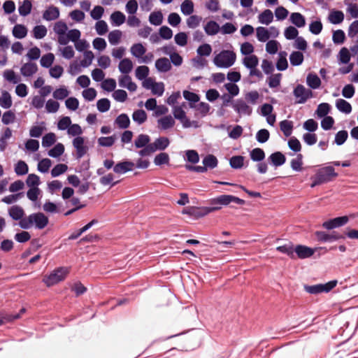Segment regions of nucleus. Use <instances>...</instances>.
Segmentation results:
<instances>
[{
  "label": "nucleus",
  "instance_id": "nucleus-32",
  "mask_svg": "<svg viewBox=\"0 0 358 358\" xmlns=\"http://www.w3.org/2000/svg\"><path fill=\"white\" fill-rule=\"evenodd\" d=\"M110 20L113 25L118 27L125 22L126 17L124 14L120 11H114L110 15Z\"/></svg>",
  "mask_w": 358,
  "mask_h": 358
},
{
  "label": "nucleus",
  "instance_id": "nucleus-37",
  "mask_svg": "<svg viewBox=\"0 0 358 358\" xmlns=\"http://www.w3.org/2000/svg\"><path fill=\"white\" fill-rule=\"evenodd\" d=\"M64 152V146L61 143H57L52 148L48 150V155L53 158H57Z\"/></svg>",
  "mask_w": 358,
  "mask_h": 358
},
{
  "label": "nucleus",
  "instance_id": "nucleus-30",
  "mask_svg": "<svg viewBox=\"0 0 358 358\" xmlns=\"http://www.w3.org/2000/svg\"><path fill=\"white\" fill-rule=\"evenodd\" d=\"M344 14L341 10H332L329 15V20L331 24H338L344 20Z\"/></svg>",
  "mask_w": 358,
  "mask_h": 358
},
{
  "label": "nucleus",
  "instance_id": "nucleus-7",
  "mask_svg": "<svg viewBox=\"0 0 358 358\" xmlns=\"http://www.w3.org/2000/svg\"><path fill=\"white\" fill-rule=\"evenodd\" d=\"M233 109L239 115H248L250 116L252 113V108L250 106L246 101L242 99H238L232 103Z\"/></svg>",
  "mask_w": 358,
  "mask_h": 358
},
{
  "label": "nucleus",
  "instance_id": "nucleus-39",
  "mask_svg": "<svg viewBox=\"0 0 358 358\" xmlns=\"http://www.w3.org/2000/svg\"><path fill=\"white\" fill-rule=\"evenodd\" d=\"M287 53L284 51H281L279 53V58L276 63V69L278 71H285L288 67V62L287 60Z\"/></svg>",
  "mask_w": 358,
  "mask_h": 358
},
{
  "label": "nucleus",
  "instance_id": "nucleus-23",
  "mask_svg": "<svg viewBox=\"0 0 358 358\" xmlns=\"http://www.w3.org/2000/svg\"><path fill=\"white\" fill-rule=\"evenodd\" d=\"M134 64L131 60L129 58L122 59L118 65L119 71L123 74H128L131 71Z\"/></svg>",
  "mask_w": 358,
  "mask_h": 358
},
{
  "label": "nucleus",
  "instance_id": "nucleus-40",
  "mask_svg": "<svg viewBox=\"0 0 358 358\" xmlns=\"http://www.w3.org/2000/svg\"><path fill=\"white\" fill-rule=\"evenodd\" d=\"M289 61L292 66H299L303 62V55L299 51H294L289 55Z\"/></svg>",
  "mask_w": 358,
  "mask_h": 358
},
{
  "label": "nucleus",
  "instance_id": "nucleus-44",
  "mask_svg": "<svg viewBox=\"0 0 358 358\" xmlns=\"http://www.w3.org/2000/svg\"><path fill=\"white\" fill-rule=\"evenodd\" d=\"M280 128L282 131L283 134L288 137L291 136L292 129H293V124L292 122L285 120L280 122Z\"/></svg>",
  "mask_w": 358,
  "mask_h": 358
},
{
  "label": "nucleus",
  "instance_id": "nucleus-35",
  "mask_svg": "<svg viewBox=\"0 0 358 358\" xmlns=\"http://www.w3.org/2000/svg\"><path fill=\"white\" fill-rule=\"evenodd\" d=\"M13 35L15 38L22 39L27 34V29L23 24H16L13 29Z\"/></svg>",
  "mask_w": 358,
  "mask_h": 358
},
{
  "label": "nucleus",
  "instance_id": "nucleus-45",
  "mask_svg": "<svg viewBox=\"0 0 358 358\" xmlns=\"http://www.w3.org/2000/svg\"><path fill=\"white\" fill-rule=\"evenodd\" d=\"M32 4L30 0H24L22 3L19 6L18 11L20 15L27 16L31 11Z\"/></svg>",
  "mask_w": 358,
  "mask_h": 358
},
{
  "label": "nucleus",
  "instance_id": "nucleus-62",
  "mask_svg": "<svg viewBox=\"0 0 358 358\" xmlns=\"http://www.w3.org/2000/svg\"><path fill=\"white\" fill-rule=\"evenodd\" d=\"M175 42L177 45L184 47L187 44L188 36L185 32H179L174 36Z\"/></svg>",
  "mask_w": 358,
  "mask_h": 358
},
{
  "label": "nucleus",
  "instance_id": "nucleus-41",
  "mask_svg": "<svg viewBox=\"0 0 358 358\" xmlns=\"http://www.w3.org/2000/svg\"><path fill=\"white\" fill-rule=\"evenodd\" d=\"M150 138L147 134H139L134 141V145L137 148H143L150 144Z\"/></svg>",
  "mask_w": 358,
  "mask_h": 358
},
{
  "label": "nucleus",
  "instance_id": "nucleus-15",
  "mask_svg": "<svg viewBox=\"0 0 358 358\" xmlns=\"http://www.w3.org/2000/svg\"><path fill=\"white\" fill-rule=\"evenodd\" d=\"M268 162L274 166H280L286 162V157L280 151H276L272 153L268 158Z\"/></svg>",
  "mask_w": 358,
  "mask_h": 358
},
{
  "label": "nucleus",
  "instance_id": "nucleus-33",
  "mask_svg": "<svg viewBox=\"0 0 358 358\" xmlns=\"http://www.w3.org/2000/svg\"><path fill=\"white\" fill-rule=\"evenodd\" d=\"M147 113L142 109H138L134 111L132 114L133 120L138 124H142L147 120Z\"/></svg>",
  "mask_w": 358,
  "mask_h": 358
},
{
  "label": "nucleus",
  "instance_id": "nucleus-54",
  "mask_svg": "<svg viewBox=\"0 0 358 358\" xmlns=\"http://www.w3.org/2000/svg\"><path fill=\"white\" fill-rule=\"evenodd\" d=\"M122 33L120 30H113L109 32L108 38V41L112 45H115L119 43L122 37Z\"/></svg>",
  "mask_w": 358,
  "mask_h": 358
},
{
  "label": "nucleus",
  "instance_id": "nucleus-58",
  "mask_svg": "<svg viewBox=\"0 0 358 358\" xmlns=\"http://www.w3.org/2000/svg\"><path fill=\"white\" fill-rule=\"evenodd\" d=\"M3 76L5 80L13 84H17L20 82V78L17 76L14 71L11 69L4 71Z\"/></svg>",
  "mask_w": 358,
  "mask_h": 358
},
{
  "label": "nucleus",
  "instance_id": "nucleus-10",
  "mask_svg": "<svg viewBox=\"0 0 358 358\" xmlns=\"http://www.w3.org/2000/svg\"><path fill=\"white\" fill-rule=\"evenodd\" d=\"M85 139L82 136H77L73 140V145L76 150L77 159L82 158L87 152V146L84 145Z\"/></svg>",
  "mask_w": 358,
  "mask_h": 358
},
{
  "label": "nucleus",
  "instance_id": "nucleus-56",
  "mask_svg": "<svg viewBox=\"0 0 358 358\" xmlns=\"http://www.w3.org/2000/svg\"><path fill=\"white\" fill-rule=\"evenodd\" d=\"M55 60V55L50 52L43 55L41 59V65L44 68H50L53 64Z\"/></svg>",
  "mask_w": 358,
  "mask_h": 358
},
{
  "label": "nucleus",
  "instance_id": "nucleus-31",
  "mask_svg": "<svg viewBox=\"0 0 358 358\" xmlns=\"http://www.w3.org/2000/svg\"><path fill=\"white\" fill-rule=\"evenodd\" d=\"M243 64L248 69H255L259 64V59L255 55H248L243 58Z\"/></svg>",
  "mask_w": 358,
  "mask_h": 358
},
{
  "label": "nucleus",
  "instance_id": "nucleus-6",
  "mask_svg": "<svg viewBox=\"0 0 358 358\" xmlns=\"http://www.w3.org/2000/svg\"><path fill=\"white\" fill-rule=\"evenodd\" d=\"M315 175L324 183L331 181L333 178L337 177L338 173L335 172L334 168L331 166H324L319 169Z\"/></svg>",
  "mask_w": 358,
  "mask_h": 358
},
{
  "label": "nucleus",
  "instance_id": "nucleus-59",
  "mask_svg": "<svg viewBox=\"0 0 358 358\" xmlns=\"http://www.w3.org/2000/svg\"><path fill=\"white\" fill-rule=\"evenodd\" d=\"M47 32V29L44 25H36L33 29L34 37L36 39L44 38Z\"/></svg>",
  "mask_w": 358,
  "mask_h": 358
},
{
  "label": "nucleus",
  "instance_id": "nucleus-29",
  "mask_svg": "<svg viewBox=\"0 0 358 358\" xmlns=\"http://www.w3.org/2000/svg\"><path fill=\"white\" fill-rule=\"evenodd\" d=\"M230 203L231 195L229 194H222L210 201V205L227 206Z\"/></svg>",
  "mask_w": 358,
  "mask_h": 358
},
{
  "label": "nucleus",
  "instance_id": "nucleus-53",
  "mask_svg": "<svg viewBox=\"0 0 358 358\" xmlns=\"http://www.w3.org/2000/svg\"><path fill=\"white\" fill-rule=\"evenodd\" d=\"M169 156L166 152H160L154 159V164L156 166H162L169 163Z\"/></svg>",
  "mask_w": 358,
  "mask_h": 358
},
{
  "label": "nucleus",
  "instance_id": "nucleus-1",
  "mask_svg": "<svg viewBox=\"0 0 358 358\" xmlns=\"http://www.w3.org/2000/svg\"><path fill=\"white\" fill-rule=\"evenodd\" d=\"M49 219L44 213L41 212L34 213L19 222L18 225L23 229H29L34 227L36 229L41 230L47 227Z\"/></svg>",
  "mask_w": 358,
  "mask_h": 358
},
{
  "label": "nucleus",
  "instance_id": "nucleus-8",
  "mask_svg": "<svg viewBox=\"0 0 358 358\" xmlns=\"http://www.w3.org/2000/svg\"><path fill=\"white\" fill-rule=\"evenodd\" d=\"M315 236L318 241L322 242H334L339 239L345 238V236L338 234L336 231L327 233L326 231H317L315 232Z\"/></svg>",
  "mask_w": 358,
  "mask_h": 358
},
{
  "label": "nucleus",
  "instance_id": "nucleus-61",
  "mask_svg": "<svg viewBox=\"0 0 358 358\" xmlns=\"http://www.w3.org/2000/svg\"><path fill=\"white\" fill-rule=\"evenodd\" d=\"M69 94V92L65 86L60 87L53 92L52 96L55 99L62 100L66 98Z\"/></svg>",
  "mask_w": 358,
  "mask_h": 358
},
{
  "label": "nucleus",
  "instance_id": "nucleus-57",
  "mask_svg": "<svg viewBox=\"0 0 358 358\" xmlns=\"http://www.w3.org/2000/svg\"><path fill=\"white\" fill-rule=\"evenodd\" d=\"M96 107L99 112L105 113L107 112L110 107V101L107 98H102L97 101Z\"/></svg>",
  "mask_w": 358,
  "mask_h": 358
},
{
  "label": "nucleus",
  "instance_id": "nucleus-42",
  "mask_svg": "<svg viewBox=\"0 0 358 358\" xmlns=\"http://www.w3.org/2000/svg\"><path fill=\"white\" fill-rule=\"evenodd\" d=\"M331 106L328 103H322L317 106L315 110V114L318 117H323L328 116L327 115L330 112Z\"/></svg>",
  "mask_w": 358,
  "mask_h": 358
},
{
  "label": "nucleus",
  "instance_id": "nucleus-9",
  "mask_svg": "<svg viewBox=\"0 0 358 358\" xmlns=\"http://www.w3.org/2000/svg\"><path fill=\"white\" fill-rule=\"evenodd\" d=\"M348 220V216L337 217L324 222L322 224V227L328 230H331L345 225Z\"/></svg>",
  "mask_w": 358,
  "mask_h": 358
},
{
  "label": "nucleus",
  "instance_id": "nucleus-25",
  "mask_svg": "<svg viewBox=\"0 0 358 358\" xmlns=\"http://www.w3.org/2000/svg\"><path fill=\"white\" fill-rule=\"evenodd\" d=\"M203 165L206 167V170L208 169H213L217 167L218 164V160L217 157L211 154H208L202 160Z\"/></svg>",
  "mask_w": 358,
  "mask_h": 358
},
{
  "label": "nucleus",
  "instance_id": "nucleus-22",
  "mask_svg": "<svg viewBox=\"0 0 358 358\" xmlns=\"http://www.w3.org/2000/svg\"><path fill=\"white\" fill-rule=\"evenodd\" d=\"M289 20L299 28L303 27L306 25L305 17L300 13H292L290 15Z\"/></svg>",
  "mask_w": 358,
  "mask_h": 358
},
{
  "label": "nucleus",
  "instance_id": "nucleus-12",
  "mask_svg": "<svg viewBox=\"0 0 358 358\" xmlns=\"http://www.w3.org/2000/svg\"><path fill=\"white\" fill-rule=\"evenodd\" d=\"M296 253L297 257L300 259H306L311 257L314 252L315 250L306 245H297L294 248V253Z\"/></svg>",
  "mask_w": 358,
  "mask_h": 358
},
{
  "label": "nucleus",
  "instance_id": "nucleus-63",
  "mask_svg": "<svg viewBox=\"0 0 358 358\" xmlns=\"http://www.w3.org/2000/svg\"><path fill=\"white\" fill-rule=\"evenodd\" d=\"M270 137L269 131L266 129H259L256 134V140L260 143H266Z\"/></svg>",
  "mask_w": 358,
  "mask_h": 358
},
{
  "label": "nucleus",
  "instance_id": "nucleus-14",
  "mask_svg": "<svg viewBox=\"0 0 358 358\" xmlns=\"http://www.w3.org/2000/svg\"><path fill=\"white\" fill-rule=\"evenodd\" d=\"M155 68L159 73H166L171 69L172 65L168 58L161 57L155 61Z\"/></svg>",
  "mask_w": 358,
  "mask_h": 358
},
{
  "label": "nucleus",
  "instance_id": "nucleus-20",
  "mask_svg": "<svg viewBox=\"0 0 358 358\" xmlns=\"http://www.w3.org/2000/svg\"><path fill=\"white\" fill-rule=\"evenodd\" d=\"M182 95L184 99L189 101V107L191 108H196L195 103L199 102L200 100L199 94L188 90H184L182 92Z\"/></svg>",
  "mask_w": 358,
  "mask_h": 358
},
{
  "label": "nucleus",
  "instance_id": "nucleus-50",
  "mask_svg": "<svg viewBox=\"0 0 358 358\" xmlns=\"http://www.w3.org/2000/svg\"><path fill=\"white\" fill-rule=\"evenodd\" d=\"M56 142V136L54 133L50 132L45 134L42 138V146L49 148Z\"/></svg>",
  "mask_w": 358,
  "mask_h": 358
},
{
  "label": "nucleus",
  "instance_id": "nucleus-36",
  "mask_svg": "<svg viewBox=\"0 0 358 358\" xmlns=\"http://www.w3.org/2000/svg\"><path fill=\"white\" fill-rule=\"evenodd\" d=\"M130 50L131 55L136 58H141L146 52L145 48L141 43L134 44Z\"/></svg>",
  "mask_w": 358,
  "mask_h": 358
},
{
  "label": "nucleus",
  "instance_id": "nucleus-43",
  "mask_svg": "<svg viewBox=\"0 0 358 358\" xmlns=\"http://www.w3.org/2000/svg\"><path fill=\"white\" fill-rule=\"evenodd\" d=\"M180 10L185 15H190L194 12V3L192 0H185L180 5Z\"/></svg>",
  "mask_w": 358,
  "mask_h": 358
},
{
  "label": "nucleus",
  "instance_id": "nucleus-19",
  "mask_svg": "<svg viewBox=\"0 0 358 358\" xmlns=\"http://www.w3.org/2000/svg\"><path fill=\"white\" fill-rule=\"evenodd\" d=\"M170 144V141L167 137L157 138L153 143H151L155 152L157 150H164Z\"/></svg>",
  "mask_w": 358,
  "mask_h": 358
},
{
  "label": "nucleus",
  "instance_id": "nucleus-4",
  "mask_svg": "<svg viewBox=\"0 0 358 358\" xmlns=\"http://www.w3.org/2000/svg\"><path fill=\"white\" fill-rule=\"evenodd\" d=\"M293 95L296 99V103L303 104L313 97V92L310 89L305 87L301 84H298L293 90Z\"/></svg>",
  "mask_w": 358,
  "mask_h": 358
},
{
  "label": "nucleus",
  "instance_id": "nucleus-46",
  "mask_svg": "<svg viewBox=\"0 0 358 358\" xmlns=\"http://www.w3.org/2000/svg\"><path fill=\"white\" fill-rule=\"evenodd\" d=\"M149 22L155 26L160 25L163 22V15L161 11H155L150 14Z\"/></svg>",
  "mask_w": 358,
  "mask_h": 358
},
{
  "label": "nucleus",
  "instance_id": "nucleus-64",
  "mask_svg": "<svg viewBox=\"0 0 358 358\" xmlns=\"http://www.w3.org/2000/svg\"><path fill=\"white\" fill-rule=\"evenodd\" d=\"M201 21V17L196 15H190L187 19V26L190 29H195L197 27Z\"/></svg>",
  "mask_w": 358,
  "mask_h": 358
},
{
  "label": "nucleus",
  "instance_id": "nucleus-28",
  "mask_svg": "<svg viewBox=\"0 0 358 358\" xmlns=\"http://www.w3.org/2000/svg\"><path fill=\"white\" fill-rule=\"evenodd\" d=\"M258 20L261 24L268 25L273 20V14L271 10L266 9L259 15Z\"/></svg>",
  "mask_w": 358,
  "mask_h": 358
},
{
  "label": "nucleus",
  "instance_id": "nucleus-16",
  "mask_svg": "<svg viewBox=\"0 0 358 358\" xmlns=\"http://www.w3.org/2000/svg\"><path fill=\"white\" fill-rule=\"evenodd\" d=\"M175 120L171 115L164 116L157 120L158 127L161 130H167L172 128L175 125Z\"/></svg>",
  "mask_w": 358,
  "mask_h": 358
},
{
  "label": "nucleus",
  "instance_id": "nucleus-49",
  "mask_svg": "<svg viewBox=\"0 0 358 358\" xmlns=\"http://www.w3.org/2000/svg\"><path fill=\"white\" fill-rule=\"evenodd\" d=\"M15 172L17 176H24L29 171V167L27 163L22 160H20L15 165Z\"/></svg>",
  "mask_w": 358,
  "mask_h": 358
},
{
  "label": "nucleus",
  "instance_id": "nucleus-34",
  "mask_svg": "<svg viewBox=\"0 0 358 358\" xmlns=\"http://www.w3.org/2000/svg\"><path fill=\"white\" fill-rule=\"evenodd\" d=\"M250 157L253 162H260L264 159L265 152L262 148H256L250 152Z\"/></svg>",
  "mask_w": 358,
  "mask_h": 358
},
{
  "label": "nucleus",
  "instance_id": "nucleus-21",
  "mask_svg": "<svg viewBox=\"0 0 358 358\" xmlns=\"http://www.w3.org/2000/svg\"><path fill=\"white\" fill-rule=\"evenodd\" d=\"M306 84L310 88L316 90L320 87L321 80L317 74L310 73L306 77Z\"/></svg>",
  "mask_w": 358,
  "mask_h": 358
},
{
  "label": "nucleus",
  "instance_id": "nucleus-51",
  "mask_svg": "<svg viewBox=\"0 0 358 358\" xmlns=\"http://www.w3.org/2000/svg\"><path fill=\"white\" fill-rule=\"evenodd\" d=\"M149 68L147 66H138L135 70V76L139 80H143L148 78L149 75Z\"/></svg>",
  "mask_w": 358,
  "mask_h": 358
},
{
  "label": "nucleus",
  "instance_id": "nucleus-60",
  "mask_svg": "<svg viewBox=\"0 0 358 358\" xmlns=\"http://www.w3.org/2000/svg\"><path fill=\"white\" fill-rule=\"evenodd\" d=\"M116 81L113 78H106L102 81L101 88L107 92H113L116 87Z\"/></svg>",
  "mask_w": 358,
  "mask_h": 358
},
{
  "label": "nucleus",
  "instance_id": "nucleus-11",
  "mask_svg": "<svg viewBox=\"0 0 358 358\" xmlns=\"http://www.w3.org/2000/svg\"><path fill=\"white\" fill-rule=\"evenodd\" d=\"M134 163L131 161H123L117 163L113 167V171L117 174H124L133 169Z\"/></svg>",
  "mask_w": 358,
  "mask_h": 358
},
{
  "label": "nucleus",
  "instance_id": "nucleus-26",
  "mask_svg": "<svg viewBox=\"0 0 358 358\" xmlns=\"http://www.w3.org/2000/svg\"><path fill=\"white\" fill-rule=\"evenodd\" d=\"M115 123L120 129H125L129 127L130 119L128 115L126 113H122L116 117Z\"/></svg>",
  "mask_w": 358,
  "mask_h": 358
},
{
  "label": "nucleus",
  "instance_id": "nucleus-5",
  "mask_svg": "<svg viewBox=\"0 0 358 358\" xmlns=\"http://www.w3.org/2000/svg\"><path fill=\"white\" fill-rule=\"evenodd\" d=\"M337 280H331L324 284H317L314 285H304V289L309 294H317L322 292H329L337 285Z\"/></svg>",
  "mask_w": 358,
  "mask_h": 358
},
{
  "label": "nucleus",
  "instance_id": "nucleus-18",
  "mask_svg": "<svg viewBox=\"0 0 358 358\" xmlns=\"http://www.w3.org/2000/svg\"><path fill=\"white\" fill-rule=\"evenodd\" d=\"M37 71V65L32 62H27L24 64L20 69V72L24 77H30L36 73Z\"/></svg>",
  "mask_w": 358,
  "mask_h": 358
},
{
  "label": "nucleus",
  "instance_id": "nucleus-17",
  "mask_svg": "<svg viewBox=\"0 0 358 358\" xmlns=\"http://www.w3.org/2000/svg\"><path fill=\"white\" fill-rule=\"evenodd\" d=\"M59 17V10L54 6H49L43 13V18L47 21L57 20Z\"/></svg>",
  "mask_w": 358,
  "mask_h": 358
},
{
  "label": "nucleus",
  "instance_id": "nucleus-2",
  "mask_svg": "<svg viewBox=\"0 0 358 358\" xmlns=\"http://www.w3.org/2000/svg\"><path fill=\"white\" fill-rule=\"evenodd\" d=\"M236 59V55L232 50H223L213 58L214 64L220 69H228L232 66Z\"/></svg>",
  "mask_w": 358,
  "mask_h": 358
},
{
  "label": "nucleus",
  "instance_id": "nucleus-47",
  "mask_svg": "<svg viewBox=\"0 0 358 358\" xmlns=\"http://www.w3.org/2000/svg\"><path fill=\"white\" fill-rule=\"evenodd\" d=\"M257 38L260 42H266L271 36L267 29L264 27H259L256 29Z\"/></svg>",
  "mask_w": 358,
  "mask_h": 358
},
{
  "label": "nucleus",
  "instance_id": "nucleus-27",
  "mask_svg": "<svg viewBox=\"0 0 358 358\" xmlns=\"http://www.w3.org/2000/svg\"><path fill=\"white\" fill-rule=\"evenodd\" d=\"M220 30V25L213 20H210L204 26V31L208 36H214Z\"/></svg>",
  "mask_w": 358,
  "mask_h": 358
},
{
  "label": "nucleus",
  "instance_id": "nucleus-3",
  "mask_svg": "<svg viewBox=\"0 0 358 358\" xmlns=\"http://www.w3.org/2000/svg\"><path fill=\"white\" fill-rule=\"evenodd\" d=\"M68 273L69 269L67 268L59 267L48 275L45 276L43 281L48 287H50L64 280Z\"/></svg>",
  "mask_w": 358,
  "mask_h": 358
},
{
  "label": "nucleus",
  "instance_id": "nucleus-52",
  "mask_svg": "<svg viewBox=\"0 0 358 358\" xmlns=\"http://www.w3.org/2000/svg\"><path fill=\"white\" fill-rule=\"evenodd\" d=\"M282 78V74L278 73L273 75H271L267 78V83L271 88H275L280 85Z\"/></svg>",
  "mask_w": 358,
  "mask_h": 358
},
{
  "label": "nucleus",
  "instance_id": "nucleus-38",
  "mask_svg": "<svg viewBox=\"0 0 358 358\" xmlns=\"http://www.w3.org/2000/svg\"><path fill=\"white\" fill-rule=\"evenodd\" d=\"M11 96L7 91H3L0 97V106L5 109H8L12 106Z\"/></svg>",
  "mask_w": 358,
  "mask_h": 358
},
{
  "label": "nucleus",
  "instance_id": "nucleus-48",
  "mask_svg": "<svg viewBox=\"0 0 358 358\" xmlns=\"http://www.w3.org/2000/svg\"><path fill=\"white\" fill-rule=\"evenodd\" d=\"M276 250L282 253L287 255L292 259L295 258V255L294 253V248L291 243L278 246L276 248Z\"/></svg>",
  "mask_w": 358,
  "mask_h": 358
},
{
  "label": "nucleus",
  "instance_id": "nucleus-24",
  "mask_svg": "<svg viewBox=\"0 0 358 358\" xmlns=\"http://www.w3.org/2000/svg\"><path fill=\"white\" fill-rule=\"evenodd\" d=\"M336 107L341 113L350 114L352 111L351 104L343 99H338L336 101Z\"/></svg>",
  "mask_w": 358,
  "mask_h": 358
},
{
  "label": "nucleus",
  "instance_id": "nucleus-13",
  "mask_svg": "<svg viewBox=\"0 0 358 358\" xmlns=\"http://www.w3.org/2000/svg\"><path fill=\"white\" fill-rule=\"evenodd\" d=\"M8 215L13 220L21 222L25 217L24 209L17 205L12 206L8 209Z\"/></svg>",
  "mask_w": 358,
  "mask_h": 358
},
{
  "label": "nucleus",
  "instance_id": "nucleus-55",
  "mask_svg": "<svg viewBox=\"0 0 358 358\" xmlns=\"http://www.w3.org/2000/svg\"><path fill=\"white\" fill-rule=\"evenodd\" d=\"M244 159V157L241 155L233 156L229 159L230 166L235 169H241L243 166Z\"/></svg>",
  "mask_w": 358,
  "mask_h": 358
}]
</instances>
